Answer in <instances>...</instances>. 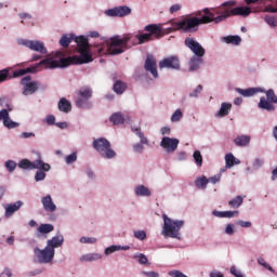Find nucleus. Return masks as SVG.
<instances>
[{
  "label": "nucleus",
  "instance_id": "nucleus-17",
  "mask_svg": "<svg viewBox=\"0 0 277 277\" xmlns=\"http://www.w3.org/2000/svg\"><path fill=\"white\" fill-rule=\"evenodd\" d=\"M38 158L34 161L29 159H23L18 162V168L22 170H36V168H40L42 166V155L40 153L37 154Z\"/></svg>",
  "mask_w": 277,
  "mask_h": 277
},
{
  "label": "nucleus",
  "instance_id": "nucleus-37",
  "mask_svg": "<svg viewBox=\"0 0 277 277\" xmlns=\"http://www.w3.org/2000/svg\"><path fill=\"white\" fill-rule=\"evenodd\" d=\"M228 205L232 209H239V207H241V205H243V196L238 195L234 199L229 200Z\"/></svg>",
  "mask_w": 277,
  "mask_h": 277
},
{
  "label": "nucleus",
  "instance_id": "nucleus-59",
  "mask_svg": "<svg viewBox=\"0 0 277 277\" xmlns=\"http://www.w3.org/2000/svg\"><path fill=\"white\" fill-rule=\"evenodd\" d=\"M237 224H238V226H240V228H251L252 227V222H250V221L238 220Z\"/></svg>",
  "mask_w": 277,
  "mask_h": 277
},
{
  "label": "nucleus",
  "instance_id": "nucleus-33",
  "mask_svg": "<svg viewBox=\"0 0 277 277\" xmlns=\"http://www.w3.org/2000/svg\"><path fill=\"white\" fill-rule=\"evenodd\" d=\"M208 185H209V179H207L205 175L196 177L195 186L197 187V189H207Z\"/></svg>",
  "mask_w": 277,
  "mask_h": 277
},
{
  "label": "nucleus",
  "instance_id": "nucleus-28",
  "mask_svg": "<svg viewBox=\"0 0 277 277\" xmlns=\"http://www.w3.org/2000/svg\"><path fill=\"white\" fill-rule=\"evenodd\" d=\"M212 215H214V217H227L228 220L233 219V217H239V211H217L214 210L212 211Z\"/></svg>",
  "mask_w": 277,
  "mask_h": 277
},
{
  "label": "nucleus",
  "instance_id": "nucleus-35",
  "mask_svg": "<svg viewBox=\"0 0 277 277\" xmlns=\"http://www.w3.org/2000/svg\"><path fill=\"white\" fill-rule=\"evenodd\" d=\"M76 107H79L80 109H90L92 107V103L90 100L80 96L76 100Z\"/></svg>",
  "mask_w": 277,
  "mask_h": 277
},
{
  "label": "nucleus",
  "instance_id": "nucleus-60",
  "mask_svg": "<svg viewBox=\"0 0 277 277\" xmlns=\"http://www.w3.org/2000/svg\"><path fill=\"white\" fill-rule=\"evenodd\" d=\"M229 272H230L232 276L246 277V276H243V273H241L236 266H232Z\"/></svg>",
  "mask_w": 277,
  "mask_h": 277
},
{
  "label": "nucleus",
  "instance_id": "nucleus-45",
  "mask_svg": "<svg viewBox=\"0 0 277 277\" xmlns=\"http://www.w3.org/2000/svg\"><path fill=\"white\" fill-rule=\"evenodd\" d=\"M9 79H12V77H10V67L1 69L0 70V83H3L5 81H8Z\"/></svg>",
  "mask_w": 277,
  "mask_h": 277
},
{
  "label": "nucleus",
  "instance_id": "nucleus-11",
  "mask_svg": "<svg viewBox=\"0 0 277 277\" xmlns=\"http://www.w3.org/2000/svg\"><path fill=\"white\" fill-rule=\"evenodd\" d=\"M34 254L35 263H39L40 265H49L53 263V259H55V253L49 249V247H44L43 249L35 247Z\"/></svg>",
  "mask_w": 277,
  "mask_h": 277
},
{
  "label": "nucleus",
  "instance_id": "nucleus-48",
  "mask_svg": "<svg viewBox=\"0 0 277 277\" xmlns=\"http://www.w3.org/2000/svg\"><path fill=\"white\" fill-rule=\"evenodd\" d=\"M258 264L261 265L262 267H265V269H268V272H272V274H274L276 271L274 269V267H272V265H269V263H267L265 261V259L263 258H258Z\"/></svg>",
  "mask_w": 277,
  "mask_h": 277
},
{
  "label": "nucleus",
  "instance_id": "nucleus-1",
  "mask_svg": "<svg viewBox=\"0 0 277 277\" xmlns=\"http://www.w3.org/2000/svg\"><path fill=\"white\" fill-rule=\"evenodd\" d=\"M235 5H237V1L235 0L223 2L221 6L214 10V13L217 14L216 17L209 9H206V13L208 14V18L211 19V23H215V25L223 23V21L230 18V16H242L243 18H248V16L252 14V9H250V6L235 8Z\"/></svg>",
  "mask_w": 277,
  "mask_h": 277
},
{
  "label": "nucleus",
  "instance_id": "nucleus-22",
  "mask_svg": "<svg viewBox=\"0 0 277 277\" xmlns=\"http://www.w3.org/2000/svg\"><path fill=\"white\" fill-rule=\"evenodd\" d=\"M41 205L48 213H55L57 211V206L53 202L51 195L41 197Z\"/></svg>",
  "mask_w": 277,
  "mask_h": 277
},
{
  "label": "nucleus",
  "instance_id": "nucleus-10",
  "mask_svg": "<svg viewBox=\"0 0 277 277\" xmlns=\"http://www.w3.org/2000/svg\"><path fill=\"white\" fill-rule=\"evenodd\" d=\"M16 43L19 47H25L26 49H29V51H34L35 53H40V55H47L49 53V50H47V45H44V42L35 39H23L19 38L16 40Z\"/></svg>",
  "mask_w": 277,
  "mask_h": 277
},
{
  "label": "nucleus",
  "instance_id": "nucleus-9",
  "mask_svg": "<svg viewBox=\"0 0 277 277\" xmlns=\"http://www.w3.org/2000/svg\"><path fill=\"white\" fill-rule=\"evenodd\" d=\"M144 31L148 32L135 35L136 40H138V44H146V42H151L154 36H156V38H159L163 34V30L157 24H149L145 26Z\"/></svg>",
  "mask_w": 277,
  "mask_h": 277
},
{
  "label": "nucleus",
  "instance_id": "nucleus-56",
  "mask_svg": "<svg viewBox=\"0 0 277 277\" xmlns=\"http://www.w3.org/2000/svg\"><path fill=\"white\" fill-rule=\"evenodd\" d=\"M202 92V85L199 84L194 91H192L188 96L189 98H198L200 93Z\"/></svg>",
  "mask_w": 277,
  "mask_h": 277
},
{
  "label": "nucleus",
  "instance_id": "nucleus-14",
  "mask_svg": "<svg viewBox=\"0 0 277 277\" xmlns=\"http://www.w3.org/2000/svg\"><path fill=\"white\" fill-rule=\"evenodd\" d=\"M131 8L127 5L115 6L104 11L105 16L109 18H124V16L131 15Z\"/></svg>",
  "mask_w": 277,
  "mask_h": 277
},
{
  "label": "nucleus",
  "instance_id": "nucleus-2",
  "mask_svg": "<svg viewBox=\"0 0 277 277\" xmlns=\"http://www.w3.org/2000/svg\"><path fill=\"white\" fill-rule=\"evenodd\" d=\"M197 15L200 17H186L180 22L171 21L167 23V25H171L167 29L169 32L182 30L184 34H195V31H198V27H200V25L211 23V18L206 13V9H203V11H199Z\"/></svg>",
  "mask_w": 277,
  "mask_h": 277
},
{
  "label": "nucleus",
  "instance_id": "nucleus-32",
  "mask_svg": "<svg viewBox=\"0 0 277 277\" xmlns=\"http://www.w3.org/2000/svg\"><path fill=\"white\" fill-rule=\"evenodd\" d=\"M241 163V160L235 157L233 154L225 155V168L228 170L233 168V166H239Z\"/></svg>",
  "mask_w": 277,
  "mask_h": 277
},
{
  "label": "nucleus",
  "instance_id": "nucleus-61",
  "mask_svg": "<svg viewBox=\"0 0 277 277\" xmlns=\"http://www.w3.org/2000/svg\"><path fill=\"white\" fill-rule=\"evenodd\" d=\"M21 140H31V137H36V133L34 132H22L19 134Z\"/></svg>",
  "mask_w": 277,
  "mask_h": 277
},
{
  "label": "nucleus",
  "instance_id": "nucleus-7",
  "mask_svg": "<svg viewBox=\"0 0 277 277\" xmlns=\"http://www.w3.org/2000/svg\"><path fill=\"white\" fill-rule=\"evenodd\" d=\"M129 42H131V37L129 36H126L123 38H120V37L110 38V41L108 42L109 55H120L124 53V51L131 48V45H129Z\"/></svg>",
  "mask_w": 277,
  "mask_h": 277
},
{
  "label": "nucleus",
  "instance_id": "nucleus-53",
  "mask_svg": "<svg viewBox=\"0 0 277 277\" xmlns=\"http://www.w3.org/2000/svg\"><path fill=\"white\" fill-rule=\"evenodd\" d=\"M144 146H146V144L144 143H135L132 146V150L133 153H135L136 155H142V153H144Z\"/></svg>",
  "mask_w": 277,
  "mask_h": 277
},
{
  "label": "nucleus",
  "instance_id": "nucleus-30",
  "mask_svg": "<svg viewBox=\"0 0 277 277\" xmlns=\"http://www.w3.org/2000/svg\"><path fill=\"white\" fill-rule=\"evenodd\" d=\"M250 135H239L235 137L234 144L240 148H246L247 146H250Z\"/></svg>",
  "mask_w": 277,
  "mask_h": 277
},
{
  "label": "nucleus",
  "instance_id": "nucleus-18",
  "mask_svg": "<svg viewBox=\"0 0 277 277\" xmlns=\"http://www.w3.org/2000/svg\"><path fill=\"white\" fill-rule=\"evenodd\" d=\"M62 246H64V235L57 232L55 236L47 240L45 247L55 254V249L62 248Z\"/></svg>",
  "mask_w": 277,
  "mask_h": 277
},
{
  "label": "nucleus",
  "instance_id": "nucleus-54",
  "mask_svg": "<svg viewBox=\"0 0 277 277\" xmlns=\"http://www.w3.org/2000/svg\"><path fill=\"white\" fill-rule=\"evenodd\" d=\"M133 235L135 239H138V241H144L146 239V232L143 229L134 230Z\"/></svg>",
  "mask_w": 277,
  "mask_h": 277
},
{
  "label": "nucleus",
  "instance_id": "nucleus-55",
  "mask_svg": "<svg viewBox=\"0 0 277 277\" xmlns=\"http://www.w3.org/2000/svg\"><path fill=\"white\" fill-rule=\"evenodd\" d=\"M114 252H119L118 245H111L104 250L105 256H109V254H114Z\"/></svg>",
  "mask_w": 277,
  "mask_h": 277
},
{
  "label": "nucleus",
  "instance_id": "nucleus-12",
  "mask_svg": "<svg viewBox=\"0 0 277 277\" xmlns=\"http://www.w3.org/2000/svg\"><path fill=\"white\" fill-rule=\"evenodd\" d=\"M21 83L23 85L22 94L23 96H31L38 92V88H40V82L36 80H31V76H25Z\"/></svg>",
  "mask_w": 277,
  "mask_h": 277
},
{
  "label": "nucleus",
  "instance_id": "nucleus-16",
  "mask_svg": "<svg viewBox=\"0 0 277 277\" xmlns=\"http://www.w3.org/2000/svg\"><path fill=\"white\" fill-rule=\"evenodd\" d=\"M159 68L163 70V68H168L169 70H180L181 63L179 62V57L169 56L159 63Z\"/></svg>",
  "mask_w": 277,
  "mask_h": 277
},
{
  "label": "nucleus",
  "instance_id": "nucleus-6",
  "mask_svg": "<svg viewBox=\"0 0 277 277\" xmlns=\"http://www.w3.org/2000/svg\"><path fill=\"white\" fill-rule=\"evenodd\" d=\"M92 145L102 159H116L118 157L116 150L111 148V143L105 137L95 138Z\"/></svg>",
  "mask_w": 277,
  "mask_h": 277
},
{
  "label": "nucleus",
  "instance_id": "nucleus-49",
  "mask_svg": "<svg viewBox=\"0 0 277 277\" xmlns=\"http://www.w3.org/2000/svg\"><path fill=\"white\" fill-rule=\"evenodd\" d=\"M264 21L267 25H269L272 28L277 27V16L274 15H266L264 17Z\"/></svg>",
  "mask_w": 277,
  "mask_h": 277
},
{
  "label": "nucleus",
  "instance_id": "nucleus-3",
  "mask_svg": "<svg viewBox=\"0 0 277 277\" xmlns=\"http://www.w3.org/2000/svg\"><path fill=\"white\" fill-rule=\"evenodd\" d=\"M72 40L76 42L78 47L79 57H80V64H90V62H93L92 58V52H90V43L88 42V38L80 36L77 37L75 34H64L62 35L58 44L63 47V49H68L70 47V42Z\"/></svg>",
  "mask_w": 277,
  "mask_h": 277
},
{
  "label": "nucleus",
  "instance_id": "nucleus-41",
  "mask_svg": "<svg viewBox=\"0 0 277 277\" xmlns=\"http://www.w3.org/2000/svg\"><path fill=\"white\" fill-rule=\"evenodd\" d=\"M264 8L259 9V12L269 13V14H277V8H274L272 4H267V0L263 4Z\"/></svg>",
  "mask_w": 277,
  "mask_h": 277
},
{
  "label": "nucleus",
  "instance_id": "nucleus-44",
  "mask_svg": "<svg viewBox=\"0 0 277 277\" xmlns=\"http://www.w3.org/2000/svg\"><path fill=\"white\" fill-rule=\"evenodd\" d=\"M194 161L198 168H202V154L200 150H195L193 154Z\"/></svg>",
  "mask_w": 277,
  "mask_h": 277
},
{
  "label": "nucleus",
  "instance_id": "nucleus-27",
  "mask_svg": "<svg viewBox=\"0 0 277 277\" xmlns=\"http://www.w3.org/2000/svg\"><path fill=\"white\" fill-rule=\"evenodd\" d=\"M221 42L224 44H233V47H239L241 44V38L239 35H229L221 37Z\"/></svg>",
  "mask_w": 277,
  "mask_h": 277
},
{
  "label": "nucleus",
  "instance_id": "nucleus-39",
  "mask_svg": "<svg viewBox=\"0 0 277 277\" xmlns=\"http://www.w3.org/2000/svg\"><path fill=\"white\" fill-rule=\"evenodd\" d=\"M78 94L81 98H87L90 101V98H92V89L90 87H82L78 91Z\"/></svg>",
  "mask_w": 277,
  "mask_h": 277
},
{
  "label": "nucleus",
  "instance_id": "nucleus-5",
  "mask_svg": "<svg viewBox=\"0 0 277 277\" xmlns=\"http://www.w3.org/2000/svg\"><path fill=\"white\" fill-rule=\"evenodd\" d=\"M163 226L162 235L164 237H170L171 239H177L181 241L183 237L181 236V228L185 226V221L183 220H172L168 215H162Z\"/></svg>",
  "mask_w": 277,
  "mask_h": 277
},
{
  "label": "nucleus",
  "instance_id": "nucleus-20",
  "mask_svg": "<svg viewBox=\"0 0 277 277\" xmlns=\"http://www.w3.org/2000/svg\"><path fill=\"white\" fill-rule=\"evenodd\" d=\"M35 170H37L35 173V181L36 183H40L47 179V172H51V164L41 159L40 168H35Z\"/></svg>",
  "mask_w": 277,
  "mask_h": 277
},
{
  "label": "nucleus",
  "instance_id": "nucleus-8",
  "mask_svg": "<svg viewBox=\"0 0 277 277\" xmlns=\"http://www.w3.org/2000/svg\"><path fill=\"white\" fill-rule=\"evenodd\" d=\"M261 93L266 94V97L262 96L260 98V102L258 103L259 109H262L263 111H276L277 96L274 89H264V92Z\"/></svg>",
  "mask_w": 277,
  "mask_h": 277
},
{
  "label": "nucleus",
  "instance_id": "nucleus-13",
  "mask_svg": "<svg viewBox=\"0 0 277 277\" xmlns=\"http://www.w3.org/2000/svg\"><path fill=\"white\" fill-rule=\"evenodd\" d=\"M184 44L196 57H205L207 50L196 40V38L187 37L184 41Z\"/></svg>",
  "mask_w": 277,
  "mask_h": 277
},
{
  "label": "nucleus",
  "instance_id": "nucleus-21",
  "mask_svg": "<svg viewBox=\"0 0 277 277\" xmlns=\"http://www.w3.org/2000/svg\"><path fill=\"white\" fill-rule=\"evenodd\" d=\"M23 205H25L22 200H17L13 203H6L4 206V217H12V215H14V213H16L17 211H21V208L23 207Z\"/></svg>",
  "mask_w": 277,
  "mask_h": 277
},
{
  "label": "nucleus",
  "instance_id": "nucleus-46",
  "mask_svg": "<svg viewBox=\"0 0 277 277\" xmlns=\"http://www.w3.org/2000/svg\"><path fill=\"white\" fill-rule=\"evenodd\" d=\"M183 120V110L177 108L171 116V122H181Z\"/></svg>",
  "mask_w": 277,
  "mask_h": 277
},
{
  "label": "nucleus",
  "instance_id": "nucleus-51",
  "mask_svg": "<svg viewBox=\"0 0 277 277\" xmlns=\"http://www.w3.org/2000/svg\"><path fill=\"white\" fill-rule=\"evenodd\" d=\"M77 161V151H74L65 157V163L67 166H72V163H76Z\"/></svg>",
  "mask_w": 277,
  "mask_h": 277
},
{
  "label": "nucleus",
  "instance_id": "nucleus-50",
  "mask_svg": "<svg viewBox=\"0 0 277 277\" xmlns=\"http://www.w3.org/2000/svg\"><path fill=\"white\" fill-rule=\"evenodd\" d=\"M16 161L14 160H6L4 162V168L8 170V172H10V174H12V172H14V170H16Z\"/></svg>",
  "mask_w": 277,
  "mask_h": 277
},
{
  "label": "nucleus",
  "instance_id": "nucleus-47",
  "mask_svg": "<svg viewBox=\"0 0 277 277\" xmlns=\"http://www.w3.org/2000/svg\"><path fill=\"white\" fill-rule=\"evenodd\" d=\"M3 124L6 129H16V128L21 127V123L13 121L12 118H10V117L4 120Z\"/></svg>",
  "mask_w": 277,
  "mask_h": 277
},
{
  "label": "nucleus",
  "instance_id": "nucleus-25",
  "mask_svg": "<svg viewBox=\"0 0 277 277\" xmlns=\"http://www.w3.org/2000/svg\"><path fill=\"white\" fill-rule=\"evenodd\" d=\"M203 56H193L188 62V70L189 72H196L205 64Z\"/></svg>",
  "mask_w": 277,
  "mask_h": 277
},
{
  "label": "nucleus",
  "instance_id": "nucleus-63",
  "mask_svg": "<svg viewBox=\"0 0 277 277\" xmlns=\"http://www.w3.org/2000/svg\"><path fill=\"white\" fill-rule=\"evenodd\" d=\"M182 8H183V5L176 3V4H173L170 6L169 12H170V14H174L175 12L181 11Z\"/></svg>",
  "mask_w": 277,
  "mask_h": 277
},
{
  "label": "nucleus",
  "instance_id": "nucleus-31",
  "mask_svg": "<svg viewBox=\"0 0 277 277\" xmlns=\"http://www.w3.org/2000/svg\"><path fill=\"white\" fill-rule=\"evenodd\" d=\"M58 109L63 111V114H70L72 111V104L66 97H62L58 101Z\"/></svg>",
  "mask_w": 277,
  "mask_h": 277
},
{
  "label": "nucleus",
  "instance_id": "nucleus-24",
  "mask_svg": "<svg viewBox=\"0 0 277 277\" xmlns=\"http://www.w3.org/2000/svg\"><path fill=\"white\" fill-rule=\"evenodd\" d=\"M235 91L238 94H240V96L248 98L250 96H254V94H259V92H265V89H263V88H248V89L236 88Z\"/></svg>",
  "mask_w": 277,
  "mask_h": 277
},
{
  "label": "nucleus",
  "instance_id": "nucleus-40",
  "mask_svg": "<svg viewBox=\"0 0 277 277\" xmlns=\"http://www.w3.org/2000/svg\"><path fill=\"white\" fill-rule=\"evenodd\" d=\"M124 90H127V84L120 80H117L114 84V92H116V94H123Z\"/></svg>",
  "mask_w": 277,
  "mask_h": 277
},
{
  "label": "nucleus",
  "instance_id": "nucleus-57",
  "mask_svg": "<svg viewBox=\"0 0 277 277\" xmlns=\"http://www.w3.org/2000/svg\"><path fill=\"white\" fill-rule=\"evenodd\" d=\"M225 235L233 237L235 235V224H227L224 229Z\"/></svg>",
  "mask_w": 277,
  "mask_h": 277
},
{
  "label": "nucleus",
  "instance_id": "nucleus-64",
  "mask_svg": "<svg viewBox=\"0 0 277 277\" xmlns=\"http://www.w3.org/2000/svg\"><path fill=\"white\" fill-rule=\"evenodd\" d=\"M142 275L146 276V277H159V273H157V272H146V271H143Z\"/></svg>",
  "mask_w": 277,
  "mask_h": 277
},
{
  "label": "nucleus",
  "instance_id": "nucleus-34",
  "mask_svg": "<svg viewBox=\"0 0 277 277\" xmlns=\"http://www.w3.org/2000/svg\"><path fill=\"white\" fill-rule=\"evenodd\" d=\"M37 230L40 235H49V233H53V230H55V226H53V224L44 223L39 225Z\"/></svg>",
  "mask_w": 277,
  "mask_h": 277
},
{
  "label": "nucleus",
  "instance_id": "nucleus-15",
  "mask_svg": "<svg viewBox=\"0 0 277 277\" xmlns=\"http://www.w3.org/2000/svg\"><path fill=\"white\" fill-rule=\"evenodd\" d=\"M180 141L179 138L163 136L160 141V147L166 150L169 155L174 153L179 148Z\"/></svg>",
  "mask_w": 277,
  "mask_h": 277
},
{
  "label": "nucleus",
  "instance_id": "nucleus-19",
  "mask_svg": "<svg viewBox=\"0 0 277 277\" xmlns=\"http://www.w3.org/2000/svg\"><path fill=\"white\" fill-rule=\"evenodd\" d=\"M144 68L147 72H150L154 79H159V71H157V61H155V56L150 54L147 55Z\"/></svg>",
  "mask_w": 277,
  "mask_h": 277
},
{
  "label": "nucleus",
  "instance_id": "nucleus-26",
  "mask_svg": "<svg viewBox=\"0 0 277 277\" xmlns=\"http://www.w3.org/2000/svg\"><path fill=\"white\" fill-rule=\"evenodd\" d=\"M230 109H233V104L223 102L221 104V108L214 114L215 118H226L228 114H230Z\"/></svg>",
  "mask_w": 277,
  "mask_h": 277
},
{
  "label": "nucleus",
  "instance_id": "nucleus-38",
  "mask_svg": "<svg viewBox=\"0 0 277 277\" xmlns=\"http://www.w3.org/2000/svg\"><path fill=\"white\" fill-rule=\"evenodd\" d=\"M110 122L113 124H123L124 123V116H122V113H114L110 118Z\"/></svg>",
  "mask_w": 277,
  "mask_h": 277
},
{
  "label": "nucleus",
  "instance_id": "nucleus-42",
  "mask_svg": "<svg viewBox=\"0 0 277 277\" xmlns=\"http://www.w3.org/2000/svg\"><path fill=\"white\" fill-rule=\"evenodd\" d=\"M133 259L140 263V265H147L148 264V256L144 253H135Z\"/></svg>",
  "mask_w": 277,
  "mask_h": 277
},
{
  "label": "nucleus",
  "instance_id": "nucleus-23",
  "mask_svg": "<svg viewBox=\"0 0 277 277\" xmlns=\"http://www.w3.org/2000/svg\"><path fill=\"white\" fill-rule=\"evenodd\" d=\"M133 192L136 198H150V196H153L150 188L144 184L136 185Z\"/></svg>",
  "mask_w": 277,
  "mask_h": 277
},
{
  "label": "nucleus",
  "instance_id": "nucleus-29",
  "mask_svg": "<svg viewBox=\"0 0 277 277\" xmlns=\"http://www.w3.org/2000/svg\"><path fill=\"white\" fill-rule=\"evenodd\" d=\"M103 259V254L101 253H85L80 256V263H92L94 261H101Z\"/></svg>",
  "mask_w": 277,
  "mask_h": 277
},
{
  "label": "nucleus",
  "instance_id": "nucleus-43",
  "mask_svg": "<svg viewBox=\"0 0 277 277\" xmlns=\"http://www.w3.org/2000/svg\"><path fill=\"white\" fill-rule=\"evenodd\" d=\"M40 66H44V63H41V61L31 67L25 68L24 70L26 75H28L29 72H31L32 75H36V72H40Z\"/></svg>",
  "mask_w": 277,
  "mask_h": 277
},
{
  "label": "nucleus",
  "instance_id": "nucleus-36",
  "mask_svg": "<svg viewBox=\"0 0 277 277\" xmlns=\"http://www.w3.org/2000/svg\"><path fill=\"white\" fill-rule=\"evenodd\" d=\"M132 132H134V135L138 137L140 143L145 144V146H148V137L144 135V132H142V128H132Z\"/></svg>",
  "mask_w": 277,
  "mask_h": 277
},
{
  "label": "nucleus",
  "instance_id": "nucleus-58",
  "mask_svg": "<svg viewBox=\"0 0 277 277\" xmlns=\"http://www.w3.org/2000/svg\"><path fill=\"white\" fill-rule=\"evenodd\" d=\"M80 243H96L97 239L94 237L82 236L79 239Z\"/></svg>",
  "mask_w": 277,
  "mask_h": 277
},
{
  "label": "nucleus",
  "instance_id": "nucleus-62",
  "mask_svg": "<svg viewBox=\"0 0 277 277\" xmlns=\"http://www.w3.org/2000/svg\"><path fill=\"white\" fill-rule=\"evenodd\" d=\"M44 122L49 126V127H53V124H55V116L53 115H48L44 119Z\"/></svg>",
  "mask_w": 277,
  "mask_h": 277
},
{
  "label": "nucleus",
  "instance_id": "nucleus-52",
  "mask_svg": "<svg viewBox=\"0 0 277 277\" xmlns=\"http://www.w3.org/2000/svg\"><path fill=\"white\" fill-rule=\"evenodd\" d=\"M262 166H265V160L263 158H255L252 162V170H261Z\"/></svg>",
  "mask_w": 277,
  "mask_h": 277
},
{
  "label": "nucleus",
  "instance_id": "nucleus-4",
  "mask_svg": "<svg viewBox=\"0 0 277 277\" xmlns=\"http://www.w3.org/2000/svg\"><path fill=\"white\" fill-rule=\"evenodd\" d=\"M45 68L54 70V68H68L70 64H81V56H69L62 51L52 52L48 57L41 61Z\"/></svg>",
  "mask_w": 277,
  "mask_h": 277
}]
</instances>
